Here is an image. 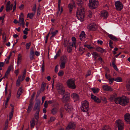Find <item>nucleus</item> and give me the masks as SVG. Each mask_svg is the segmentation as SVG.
<instances>
[{
    "label": "nucleus",
    "mask_w": 130,
    "mask_h": 130,
    "mask_svg": "<svg viewBox=\"0 0 130 130\" xmlns=\"http://www.w3.org/2000/svg\"><path fill=\"white\" fill-rule=\"evenodd\" d=\"M77 4L80 6L77 11V17L78 19L81 22L84 21V10L83 7H81L80 4L78 2Z\"/></svg>",
    "instance_id": "1"
},
{
    "label": "nucleus",
    "mask_w": 130,
    "mask_h": 130,
    "mask_svg": "<svg viewBox=\"0 0 130 130\" xmlns=\"http://www.w3.org/2000/svg\"><path fill=\"white\" fill-rule=\"evenodd\" d=\"M40 100L39 99L37 100L36 103L33 109L34 110L36 111L35 116V119L37 120H38L39 118V113L40 111Z\"/></svg>",
    "instance_id": "2"
},
{
    "label": "nucleus",
    "mask_w": 130,
    "mask_h": 130,
    "mask_svg": "<svg viewBox=\"0 0 130 130\" xmlns=\"http://www.w3.org/2000/svg\"><path fill=\"white\" fill-rule=\"evenodd\" d=\"M99 4L98 0H89V6L90 9H94L97 8Z\"/></svg>",
    "instance_id": "3"
},
{
    "label": "nucleus",
    "mask_w": 130,
    "mask_h": 130,
    "mask_svg": "<svg viewBox=\"0 0 130 130\" xmlns=\"http://www.w3.org/2000/svg\"><path fill=\"white\" fill-rule=\"evenodd\" d=\"M89 106V103L87 101L85 100L82 102L81 109L84 112H86L88 110Z\"/></svg>",
    "instance_id": "4"
},
{
    "label": "nucleus",
    "mask_w": 130,
    "mask_h": 130,
    "mask_svg": "<svg viewBox=\"0 0 130 130\" xmlns=\"http://www.w3.org/2000/svg\"><path fill=\"white\" fill-rule=\"evenodd\" d=\"M74 79H70L67 82V83L68 86L69 88L72 89H75L76 88V86L74 83Z\"/></svg>",
    "instance_id": "5"
},
{
    "label": "nucleus",
    "mask_w": 130,
    "mask_h": 130,
    "mask_svg": "<svg viewBox=\"0 0 130 130\" xmlns=\"http://www.w3.org/2000/svg\"><path fill=\"white\" fill-rule=\"evenodd\" d=\"M116 123L117 126L118 130H123L124 127V124L123 121L120 119L116 120Z\"/></svg>",
    "instance_id": "6"
},
{
    "label": "nucleus",
    "mask_w": 130,
    "mask_h": 130,
    "mask_svg": "<svg viewBox=\"0 0 130 130\" xmlns=\"http://www.w3.org/2000/svg\"><path fill=\"white\" fill-rule=\"evenodd\" d=\"M115 5L116 9L118 10H121L123 8V4L119 1H117L115 2Z\"/></svg>",
    "instance_id": "7"
},
{
    "label": "nucleus",
    "mask_w": 130,
    "mask_h": 130,
    "mask_svg": "<svg viewBox=\"0 0 130 130\" xmlns=\"http://www.w3.org/2000/svg\"><path fill=\"white\" fill-rule=\"evenodd\" d=\"M121 102L122 103L121 105L122 106L126 105L128 102V100L127 99L126 97L124 96H121Z\"/></svg>",
    "instance_id": "8"
},
{
    "label": "nucleus",
    "mask_w": 130,
    "mask_h": 130,
    "mask_svg": "<svg viewBox=\"0 0 130 130\" xmlns=\"http://www.w3.org/2000/svg\"><path fill=\"white\" fill-rule=\"evenodd\" d=\"M70 95L69 94H65L62 98V101L63 102H66L68 101L70 99Z\"/></svg>",
    "instance_id": "9"
},
{
    "label": "nucleus",
    "mask_w": 130,
    "mask_h": 130,
    "mask_svg": "<svg viewBox=\"0 0 130 130\" xmlns=\"http://www.w3.org/2000/svg\"><path fill=\"white\" fill-rule=\"evenodd\" d=\"M108 14L106 10H103L100 13V16L103 19H106L107 18Z\"/></svg>",
    "instance_id": "10"
},
{
    "label": "nucleus",
    "mask_w": 130,
    "mask_h": 130,
    "mask_svg": "<svg viewBox=\"0 0 130 130\" xmlns=\"http://www.w3.org/2000/svg\"><path fill=\"white\" fill-rule=\"evenodd\" d=\"M124 120L126 123L129 124L130 123V114L126 113L124 115Z\"/></svg>",
    "instance_id": "11"
},
{
    "label": "nucleus",
    "mask_w": 130,
    "mask_h": 130,
    "mask_svg": "<svg viewBox=\"0 0 130 130\" xmlns=\"http://www.w3.org/2000/svg\"><path fill=\"white\" fill-rule=\"evenodd\" d=\"M10 1H9L7 3L6 5V11L7 12H8L10 10H11L12 9L13 5L10 4Z\"/></svg>",
    "instance_id": "12"
},
{
    "label": "nucleus",
    "mask_w": 130,
    "mask_h": 130,
    "mask_svg": "<svg viewBox=\"0 0 130 130\" xmlns=\"http://www.w3.org/2000/svg\"><path fill=\"white\" fill-rule=\"evenodd\" d=\"M91 98L92 100H94V101L97 103H101V100L96 96L92 94H91Z\"/></svg>",
    "instance_id": "13"
},
{
    "label": "nucleus",
    "mask_w": 130,
    "mask_h": 130,
    "mask_svg": "<svg viewBox=\"0 0 130 130\" xmlns=\"http://www.w3.org/2000/svg\"><path fill=\"white\" fill-rule=\"evenodd\" d=\"M75 124L74 122H70L67 127L66 130H70V129H74L75 127Z\"/></svg>",
    "instance_id": "14"
},
{
    "label": "nucleus",
    "mask_w": 130,
    "mask_h": 130,
    "mask_svg": "<svg viewBox=\"0 0 130 130\" xmlns=\"http://www.w3.org/2000/svg\"><path fill=\"white\" fill-rule=\"evenodd\" d=\"M18 23L19 25L22 26L23 27H24L25 23L24 19L23 18L21 17L20 16L19 17Z\"/></svg>",
    "instance_id": "15"
},
{
    "label": "nucleus",
    "mask_w": 130,
    "mask_h": 130,
    "mask_svg": "<svg viewBox=\"0 0 130 130\" xmlns=\"http://www.w3.org/2000/svg\"><path fill=\"white\" fill-rule=\"evenodd\" d=\"M96 27L95 24L92 23L89 25L87 28L89 30L93 31L95 29Z\"/></svg>",
    "instance_id": "16"
},
{
    "label": "nucleus",
    "mask_w": 130,
    "mask_h": 130,
    "mask_svg": "<svg viewBox=\"0 0 130 130\" xmlns=\"http://www.w3.org/2000/svg\"><path fill=\"white\" fill-rule=\"evenodd\" d=\"M65 108L66 111L69 112H71L72 109V106L68 103H66L65 105Z\"/></svg>",
    "instance_id": "17"
},
{
    "label": "nucleus",
    "mask_w": 130,
    "mask_h": 130,
    "mask_svg": "<svg viewBox=\"0 0 130 130\" xmlns=\"http://www.w3.org/2000/svg\"><path fill=\"white\" fill-rule=\"evenodd\" d=\"M71 96L75 101H78L79 100V98L78 95L76 93H72Z\"/></svg>",
    "instance_id": "18"
},
{
    "label": "nucleus",
    "mask_w": 130,
    "mask_h": 130,
    "mask_svg": "<svg viewBox=\"0 0 130 130\" xmlns=\"http://www.w3.org/2000/svg\"><path fill=\"white\" fill-rule=\"evenodd\" d=\"M26 72V70H24V72H23V75H22L19 76L18 77V79L21 81H23L25 78Z\"/></svg>",
    "instance_id": "19"
},
{
    "label": "nucleus",
    "mask_w": 130,
    "mask_h": 130,
    "mask_svg": "<svg viewBox=\"0 0 130 130\" xmlns=\"http://www.w3.org/2000/svg\"><path fill=\"white\" fill-rule=\"evenodd\" d=\"M75 6V4L74 2L72 1L71 3H70L68 6V8L69 9L70 12H71L72 11L73 8Z\"/></svg>",
    "instance_id": "20"
},
{
    "label": "nucleus",
    "mask_w": 130,
    "mask_h": 130,
    "mask_svg": "<svg viewBox=\"0 0 130 130\" xmlns=\"http://www.w3.org/2000/svg\"><path fill=\"white\" fill-rule=\"evenodd\" d=\"M103 89L106 91H111L112 90V88L107 85H103L102 87Z\"/></svg>",
    "instance_id": "21"
},
{
    "label": "nucleus",
    "mask_w": 130,
    "mask_h": 130,
    "mask_svg": "<svg viewBox=\"0 0 130 130\" xmlns=\"http://www.w3.org/2000/svg\"><path fill=\"white\" fill-rule=\"evenodd\" d=\"M23 90L21 87H20L18 89L17 95V97L18 98H19L20 96L23 92Z\"/></svg>",
    "instance_id": "22"
},
{
    "label": "nucleus",
    "mask_w": 130,
    "mask_h": 130,
    "mask_svg": "<svg viewBox=\"0 0 130 130\" xmlns=\"http://www.w3.org/2000/svg\"><path fill=\"white\" fill-rule=\"evenodd\" d=\"M60 60L61 62L66 63L68 61V59L66 55H63L61 56Z\"/></svg>",
    "instance_id": "23"
},
{
    "label": "nucleus",
    "mask_w": 130,
    "mask_h": 130,
    "mask_svg": "<svg viewBox=\"0 0 130 130\" xmlns=\"http://www.w3.org/2000/svg\"><path fill=\"white\" fill-rule=\"evenodd\" d=\"M56 87L57 91L64 87L62 84L59 83L57 84Z\"/></svg>",
    "instance_id": "24"
},
{
    "label": "nucleus",
    "mask_w": 130,
    "mask_h": 130,
    "mask_svg": "<svg viewBox=\"0 0 130 130\" xmlns=\"http://www.w3.org/2000/svg\"><path fill=\"white\" fill-rule=\"evenodd\" d=\"M117 96V94L116 93H114L113 94L111 95L109 99V100L111 101H112L116 98Z\"/></svg>",
    "instance_id": "25"
},
{
    "label": "nucleus",
    "mask_w": 130,
    "mask_h": 130,
    "mask_svg": "<svg viewBox=\"0 0 130 130\" xmlns=\"http://www.w3.org/2000/svg\"><path fill=\"white\" fill-rule=\"evenodd\" d=\"M121 96L119 97L116 98L115 99V102L116 104H119L121 105V104H122L121 102Z\"/></svg>",
    "instance_id": "26"
},
{
    "label": "nucleus",
    "mask_w": 130,
    "mask_h": 130,
    "mask_svg": "<svg viewBox=\"0 0 130 130\" xmlns=\"http://www.w3.org/2000/svg\"><path fill=\"white\" fill-rule=\"evenodd\" d=\"M34 51L31 50L30 52L29 57L31 60H33L34 58Z\"/></svg>",
    "instance_id": "27"
},
{
    "label": "nucleus",
    "mask_w": 130,
    "mask_h": 130,
    "mask_svg": "<svg viewBox=\"0 0 130 130\" xmlns=\"http://www.w3.org/2000/svg\"><path fill=\"white\" fill-rule=\"evenodd\" d=\"M126 87L127 90L130 91V79L127 80L126 82Z\"/></svg>",
    "instance_id": "28"
},
{
    "label": "nucleus",
    "mask_w": 130,
    "mask_h": 130,
    "mask_svg": "<svg viewBox=\"0 0 130 130\" xmlns=\"http://www.w3.org/2000/svg\"><path fill=\"white\" fill-rule=\"evenodd\" d=\"M73 46H74V45H72L71 43H70L69 46V45L68 46L67 49L68 52L70 53L71 52Z\"/></svg>",
    "instance_id": "29"
},
{
    "label": "nucleus",
    "mask_w": 130,
    "mask_h": 130,
    "mask_svg": "<svg viewBox=\"0 0 130 130\" xmlns=\"http://www.w3.org/2000/svg\"><path fill=\"white\" fill-rule=\"evenodd\" d=\"M22 56L21 54H19L18 55V57L17 63L20 64L22 61Z\"/></svg>",
    "instance_id": "30"
},
{
    "label": "nucleus",
    "mask_w": 130,
    "mask_h": 130,
    "mask_svg": "<svg viewBox=\"0 0 130 130\" xmlns=\"http://www.w3.org/2000/svg\"><path fill=\"white\" fill-rule=\"evenodd\" d=\"M80 39L82 40L85 38V34L84 31H82L80 35Z\"/></svg>",
    "instance_id": "31"
},
{
    "label": "nucleus",
    "mask_w": 130,
    "mask_h": 130,
    "mask_svg": "<svg viewBox=\"0 0 130 130\" xmlns=\"http://www.w3.org/2000/svg\"><path fill=\"white\" fill-rule=\"evenodd\" d=\"M109 37L111 39H112L113 40L115 41H116L118 40V39L115 36L112 35H109Z\"/></svg>",
    "instance_id": "32"
},
{
    "label": "nucleus",
    "mask_w": 130,
    "mask_h": 130,
    "mask_svg": "<svg viewBox=\"0 0 130 130\" xmlns=\"http://www.w3.org/2000/svg\"><path fill=\"white\" fill-rule=\"evenodd\" d=\"M30 127L31 128H33L34 127L35 125V119L33 118L30 121Z\"/></svg>",
    "instance_id": "33"
},
{
    "label": "nucleus",
    "mask_w": 130,
    "mask_h": 130,
    "mask_svg": "<svg viewBox=\"0 0 130 130\" xmlns=\"http://www.w3.org/2000/svg\"><path fill=\"white\" fill-rule=\"evenodd\" d=\"M72 39L73 41V43L72 44V45H74L75 49H76V38L74 37H72Z\"/></svg>",
    "instance_id": "34"
},
{
    "label": "nucleus",
    "mask_w": 130,
    "mask_h": 130,
    "mask_svg": "<svg viewBox=\"0 0 130 130\" xmlns=\"http://www.w3.org/2000/svg\"><path fill=\"white\" fill-rule=\"evenodd\" d=\"M57 91L59 93L62 95L65 92L64 88V87L59 90H58Z\"/></svg>",
    "instance_id": "35"
},
{
    "label": "nucleus",
    "mask_w": 130,
    "mask_h": 130,
    "mask_svg": "<svg viewBox=\"0 0 130 130\" xmlns=\"http://www.w3.org/2000/svg\"><path fill=\"white\" fill-rule=\"evenodd\" d=\"M63 11V9L62 7L61 8L60 6H58V11L57 13V14L60 15Z\"/></svg>",
    "instance_id": "36"
},
{
    "label": "nucleus",
    "mask_w": 130,
    "mask_h": 130,
    "mask_svg": "<svg viewBox=\"0 0 130 130\" xmlns=\"http://www.w3.org/2000/svg\"><path fill=\"white\" fill-rule=\"evenodd\" d=\"M96 50L101 53H103L105 51L104 49L100 47H97L96 48Z\"/></svg>",
    "instance_id": "37"
},
{
    "label": "nucleus",
    "mask_w": 130,
    "mask_h": 130,
    "mask_svg": "<svg viewBox=\"0 0 130 130\" xmlns=\"http://www.w3.org/2000/svg\"><path fill=\"white\" fill-rule=\"evenodd\" d=\"M33 103L31 102L30 103L28 107L27 110V112L28 113L30 112L31 111L32 108Z\"/></svg>",
    "instance_id": "38"
},
{
    "label": "nucleus",
    "mask_w": 130,
    "mask_h": 130,
    "mask_svg": "<svg viewBox=\"0 0 130 130\" xmlns=\"http://www.w3.org/2000/svg\"><path fill=\"white\" fill-rule=\"evenodd\" d=\"M70 43L69 42V40H65L64 43V45L65 47H67L68 45V46L69 45V43Z\"/></svg>",
    "instance_id": "39"
},
{
    "label": "nucleus",
    "mask_w": 130,
    "mask_h": 130,
    "mask_svg": "<svg viewBox=\"0 0 130 130\" xmlns=\"http://www.w3.org/2000/svg\"><path fill=\"white\" fill-rule=\"evenodd\" d=\"M92 90L94 93H97L99 91V89L98 88H92Z\"/></svg>",
    "instance_id": "40"
},
{
    "label": "nucleus",
    "mask_w": 130,
    "mask_h": 130,
    "mask_svg": "<svg viewBox=\"0 0 130 130\" xmlns=\"http://www.w3.org/2000/svg\"><path fill=\"white\" fill-rule=\"evenodd\" d=\"M35 13H28L27 15V18L29 17L30 19H32Z\"/></svg>",
    "instance_id": "41"
},
{
    "label": "nucleus",
    "mask_w": 130,
    "mask_h": 130,
    "mask_svg": "<svg viewBox=\"0 0 130 130\" xmlns=\"http://www.w3.org/2000/svg\"><path fill=\"white\" fill-rule=\"evenodd\" d=\"M64 72L62 70H60L59 71L58 73V76L59 77H62L63 75Z\"/></svg>",
    "instance_id": "42"
},
{
    "label": "nucleus",
    "mask_w": 130,
    "mask_h": 130,
    "mask_svg": "<svg viewBox=\"0 0 130 130\" xmlns=\"http://www.w3.org/2000/svg\"><path fill=\"white\" fill-rule=\"evenodd\" d=\"M58 111V109L57 108H53L52 110V114L54 115L56 114Z\"/></svg>",
    "instance_id": "43"
},
{
    "label": "nucleus",
    "mask_w": 130,
    "mask_h": 130,
    "mask_svg": "<svg viewBox=\"0 0 130 130\" xmlns=\"http://www.w3.org/2000/svg\"><path fill=\"white\" fill-rule=\"evenodd\" d=\"M66 63V62H61V63L60 65V68L61 69H63L65 67Z\"/></svg>",
    "instance_id": "44"
},
{
    "label": "nucleus",
    "mask_w": 130,
    "mask_h": 130,
    "mask_svg": "<svg viewBox=\"0 0 130 130\" xmlns=\"http://www.w3.org/2000/svg\"><path fill=\"white\" fill-rule=\"evenodd\" d=\"M114 80L117 82H121L122 81V78L121 77H119L116 78H114Z\"/></svg>",
    "instance_id": "45"
},
{
    "label": "nucleus",
    "mask_w": 130,
    "mask_h": 130,
    "mask_svg": "<svg viewBox=\"0 0 130 130\" xmlns=\"http://www.w3.org/2000/svg\"><path fill=\"white\" fill-rule=\"evenodd\" d=\"M58 32V31L57 30H56L55 31L52 32L51 34L52 35V36H51V38L53 37H54Z\"/></svg>",
    "instance_id": "46"
},
{
    "label": "nucleus",
    "mask_w": 130,
    "mask_h": 130,
    "mask_svg": "<svg viewBox=\"0 0 130 130\" xmlns=\"http://www.w3.org/2000/svg\"><path fill=\"white\" fill-rule=\"evenodd\" d=\"M102 130H111L110 128L108 126H105L102 129Z\"/></svg>",
    "instance_id": "47"
},
{
    "label": "nucleus",
    "mask_w": 130,
    "mask_h": 130,
    "mask_svg": "<svg viewBox=\"0 0 130 130\" xmlns=\"http://www.w3.org/2000/svg\"><path fill=\"white\" fill-rule=\"evenodd\" d=\"M60 52L61 51L60 50H59L58 51L57 53L56 54V55L54 56V59H56L59 56Z\"/></svg>",
    "instance_id": "48"
},
{
    "label": "nucleus",
    "mask_w": 130,
    "mask_h": 130,
    "mask_svg": "<svg viewBox=\"0 0 130 130\" xmlns=\"http://www.w3.org/2000/svg\"><path fill=\"white\" fill-rule=\"evenodd\" d=\"M13 111L11 110V111L9 113V120H10L13 117Z\"/></svg>",
    "instance_id": "49"
},
{
    "label": "nucleus",
    "mask_w": 130,
    "mask_h": 130,
    "mask_svg": "<svg viewBox=\"0 0 130 130\" xmlns=\"http://www.w3.org/2000/svg\"><path fill=\"white\" fill-rule=\"evenodd\" d=\"M92 54L94 58L95 59L98 57V54L96 52H94L92 53Z\"/></svg>",
    "instance_id": "50"
},
{
    "label": "nucleus",
    "mask_w": 130,
    "mask_h": 130,
    "mask_svg": "<svg viewBox=\"0 0 130 130\" xmlns=\"http://www.w3.org/2000/svg\"><path fill=\"white\" fill-rule=\"evenodd\" d=\"M31 45V42H29L28 43H27L26 44V49L28 50L30 46Z\"/></svg>",
    "instance_id": "51"
},
{
    "label": "nucleus",
    "mask_w": 130,
    "mask_h": 130,
    "mask_svg": "<svg viewBox=\"0 0 130 130\" xmlns=\"http://www.w3.org/2000/svg\"><path fill=\"white\" fill-rule=\"evenodd\" d=\"M10 72L6 71V72L5 73L4 76V77H3L2 78H8V75L10 74Z\"/></svg>",
    "instance_id": "52"
},
{
    "label": "nucleus",
    "mask_w": 130,
    "mask_h": 130,
    "mask_svg": "<svg viewBox=\"0 0 130 130\" xmlns=\"http://www.w3.org/2000/svg\"><path fill=\"white\" fill-rule=\"evenodd\" d=\"M41 70L43 72L44 70V63L43 60V63L42 64V66L41 68Z\"/></svg>",
    "instance_id": "53"
},
{
    "label": "nucleus",
    "mask_w": 130,
    "mask_h": 130,
    "mask_svg": "<svg viewBox=\"0 0 130 130\" xmlns=\"http://www.w3.org/2000/svg\"><path fill=\"white\" fill-rule=\"evenodd\" d=\"M28 30V29L27 28H26L23 31V33L25 35H27L28 34L27 31Z\"/></svg>",
    "instance_id": "54"
},
{
    "label": "nucleus",
    "mask_w": 130,
    "mask_h": 130,
    "mask_svg": "<svg viewBox=\"0 0 130 130\" xmlns=\"http://www.w3.org/2000/svg\"><path fill=\"white\" fill-rule=\"evenodd\" d=\"M84 46L85 47H87L89 49H92L94 48L93 47L91 46L90 45H89L85 44Z\"/></svg>",
    "instance_id": "55"
},
{
    "label": "nucleus",
    "mask_w": 130,
    "mask_h": 130,
    "mask_svg": "<svg viewBox=\"0 0 130 130\" xmlns=\"http://www.w3.org/2000/svg\"><path fill=\"white\" fill-rule=\"evenodd\" d=\"M13 66H10L8 67L7 70V71L10 72V71L13 68Z\"/></svg>",
    "instance_id": "56"
},
{
    "label": "nucleus",
    "mask_w": 130,
    "mask_h": 130,
    "mask_svg": "<svg viewBox=\"0 0 130 130\" xmlns=\"http://www.w3.org/2000/svg\"><path fill=\"white\" fill-rule=\"evenodd\" d=\"M21 82V81L19 80V79H18L16 83V85L18 87H19L20 86V82Z\"/></svg>",
    "instance_id": "57"
},
{
    "label": "nucleus",
    "mask_w": 130,
    "mask_h": 130,
    "mask_svg": "<svg viewBox=\"0 0 130 130\" xmlns=\"http://www.w3.org/2000/svg\"><path fill=\"white\" fill-rule=\"evenodd\" d=\"M108 80L109 83L111 84L112 83L113 81L114 80V78H109Z\"/></svg>",
    "instance_id": "58"
},
{
    "label": "nucleus",
    "mask_w": 130,
    "mask_h": 130,
    "mask_svg": "<svg viewBox=\"0 0 130 130\" xmlns=\"http://www.w3.org/2000/svg\"><path fill=\"white\" fill-rule=\"evenodd\" d=\"M92 16V13L90 11H88V17L90 18H91Z\"/></svg>",
    "instance_id": "59"
},
{
    "label": "nucleus",
    "mask_w": 130,
    "mask_h": 130,
    "mask_svg": "<svg viewBox=\"0 0 130 130\" xmlns=\"http://www.w3.org/2000/svg\"><path fill=\"white\" fill-rule=\"evenodd\" d=\"M112 64L113 67L116 70H118V69L116 65L115 64L114 62H112Z\"/></svg>",
    "instance_id": "60"
},
{
    "label": "nucleus",
    "mask_w": 130,
    "mask_h": 130,
    "mask_svg": "<svg viewBox=\"0 0 130 130\" xmlns=\"http://www.w3.org/2000/svg\"><path fill=\"white\" fill-rule=\"evenodd\" d=\"M101 100L103 101L104 103H106L107 102V99L104 97H103L102 98H101Z\"/></svg>",
    "instance_id": "61"
},
{
    "label": "nucleus",
    "mask_w": 130,
    "mask_h": 130,
    "mask_svg": "<svg viewBox=\"0 0 130 130\" xmlns=\"http://www.w3.org/2000/svg\"><path fill=\"white\" fill-rule=\"evenodd\" d=\"M46 83H45L44 82H43L42 83V88L43 90H44V87L46 86Z\"/></svg>",
    "instance_id": "62"
},
{
    "label": "nucleus",
    "mask_w": 130,
    "mask_h": 130,
    "mask_svg": "<svg viewBox=\"0 0 130 130\" xmlns=\"http://www.w3.org/2000/svg\"><path fill=\"white\" fill-rule=\"evenodd\" d=\"M58 65H56L55 67V71L56 73H57L58 71Z\"/></svg>",
    "instance_id": "63"
},
{
    "label": "nucleus",
    "mask_w": 130,
    "mask_h": 130,
    "mask_svg": "<svg viewBox=\"0 0 130 130\" xmlns=\"http://www.w3.org/2000/svg\"><path fill=\"white\" fill-rule=\"evenodd\" d=\"M44 106L45 108H46L47 107L48 103L47 101H45L44 104Z\"/></svg>",
    "instance_id": "64"
}]
</instances>
